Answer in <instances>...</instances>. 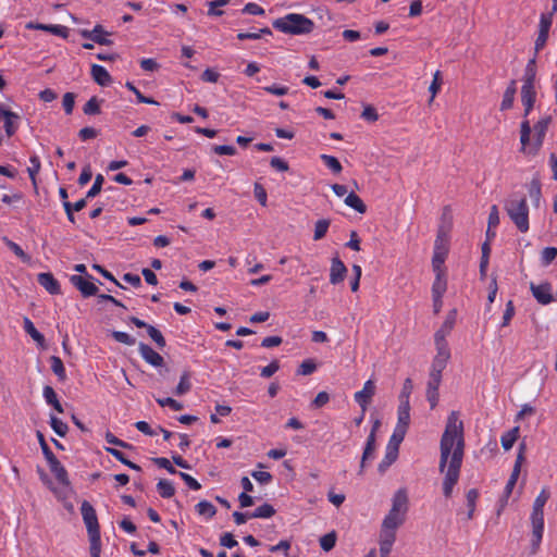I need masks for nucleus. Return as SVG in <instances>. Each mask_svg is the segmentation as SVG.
I'll return each mask as SVG.
<instances>
[{
	"mask_svg": "<svg viewBox=\"0 0 557 557\" xmlns=\"http://www.w3.org/2000/svg\"><path fill=\"white\" fill-rule=\"evenodd\" d=\"M440 471L445 472L443 481V493L450 497L454 486L457 484L460 468L463 459L465 438L463 422L456 411L450 412L447 418L445 431L440 443Z\"/></svg>",
	"mask_w": 557,
	"mask_h": 557,
	"instance_id": "f257e3e1",
	"label": "nucleus"
},
{
	"mask_svg": "<svg viewBox=\"0 0 557 557\" xmlns=\"http://www.w3.org/2000/svg\"><path fill=\"white\" fill-rule=\"evenodd\" d=\"M550 122V115H545L531 128L529 120L524 117L520 125V143L523 153L528 156H536L539 153Z\"/></svg>",
	"mask_w": 557,
	"mask_h": 557,
	"instance_id": "f03ea898",
	"label": "nucleus"
},
{
	"mask_svg": "<svg viewBox=\"0 0 557 557\" xmlns=\"http://www.w3.org/2000/svg\"><path fill=\"white\" fill-rule=\"evenodd\" d=\"M273 27L284 34L307 35L314 28V23L302 14L289 13L273 22Z\"/></svg>",
	"mask_w": 557,
	"mask_h": 557,
	"instance_id": "7ed1b4c3",
	"label": "nucleus"
},
{
	"mask_svg": "<svg viewBox=\"0 0 557 557\" xmlns=\"http://www.w3.org/2000/svg\"><path fill=\"white\" fill-rule=\"evenodd\" d=\"M505 210L521 233L529 231V207L524 196L511 195L505 202Z\"/></svg>",
	"mask_w": 557,
	"mask_h": 557,
	"instance_id": "20e7f679",
	"label": "nucleus"
},
{
	"mask_svg": "<svg viewBox=\"0 0 557 557\" xmlns=\"http://www.w3.org/2000/svg\"><path fill=\"white\" fill-rule=\"evenodd\" d=\"M408 496L405 490H398L392 499V508L382 521V527L397 531L406 520Z\"/></svg>",
	"mask_w": 557,
	"mask_h": 557,
	"instance_id": "39448f33",
	"label": "nucleus"
},
{
	"mask_svg": "<svg viewBox=\"0 0 557 557\" xmlns=\"http://www.w3.org/2000/svg\"><path fill=\"white\" fill-rule=\"evenodd\" d=\"M81 511H82L84 523L87 528L88 535L99 534L100 528H99V523H98V518L96 515V510L90 505V503L87 500H84L82 503Z\"/></svg>",
	"mask_w": 557,
	"mask_h": 557,
	"instance_id": "423d86ee",
	"label": "nucleus"
},
{
	"mask_svg": "<svg viewBox=\"0 0 557 557\" xmlns=\"http://www.w3.org/2000/svg\"><path fill=\"white\" fill-rule=\"evenodd\" d=\"M436 355L432 361L430 373L442 375L450 358V350L448 345H435Z\"/></svg>",
	"mask_w": 557,
	"mask_h": 557,
	"instance_id": "0eeeda50",
	"label": "nucleus"
},
{
	"mask_svg": "<svg viewBox=\"0 0 557 557\" xmlns=\"http://www.w3.org/2000/svg\"><path fill=\"white\" fill-rule=\"evenodd\" d=\"M79 34L83 38L89 39L98 45L111 46L113 41L109 39L110 33L102 25L97 24L94 29H82Z\"/></svg>",
	"mask_w": 557,
	"mask_h": 557,
	"instance_id": "6e6552de",
	"label": "nucleus"
},
{
	"mask_svg": "<svg viewBox=\"0 0 557 557\" xmlns=\"http://www.w3.org/2000/svg\"><path fill=\"white\" fill-rule=\"evenodd\" d=\"M90 275H72L70 282L81 292L84 297L96 296L98 287L90 281Z\"/></svg>",
	"mask_w": 557,
	"mask_h": 557,
	"instance_id": "1a4fd4ad",
	"label": "nucleus"
},
{
	"mask_svg": "<svg viewBox=\"0 0 557 557\" xmlns=\"http://www.w3.org/2000/svg\"><path fill=\"white\" fill-rule=\"evenodd\" d=\"M375 383L372 380H368L363 384V388L359 392H356L354 395L355 401L360 406L363 412L367 411L368 406L370 405L372 397L375 394Z\"/></svg>",
	"mask_w": 557,
	"mask_h": 557,
	"instance_id": "9d476101",
	"label": "nucleus"
},
{
	"mask_svg": "<svg viewBox=\"0 0 557 557\" xmlns=\"http://www.w3.org/2000/svg\"><path fill=\"white\" fill-rule=\"evenodd\" d=\"M552 23V13H544L541 15L539 35L534 46L535 54L545 47Z\"/></svg>",
	"mask_w": 557,
	"mask_h": 557,
	"instance_id": "9b49d317",
	"label": "nucleus"
},
{
	"mask_svg": "<svg viewBox=\"0 0 557 557\" xmlns=\"http://www.w3.org/2000/svg\"><path fill=\"white\" fill-rule=\"evenodd\" d=\"M457 318V311L450 310L446 315L445 321L443 322L441 329L435 333L434 341L435 345H448L446 342V336L451 332L455 326Z\"/></svg>",
	"mask_w": 557,
	"mask_h": 557,
	"instance_id": "f8f14e48",
	"label": "nucleus"
},
{
	"mask_svg": "<svg viewBox=\"0 0 557 557\" xmlns=\"http://www.w3.org/2000/svg\"><path fill=\"white\" fill-rule=\"evenodd\" d=\"M379 426H380V422L375 421V423L373 424L372 430L367 438L366 447H364V450H363V454L361 457V462H360V473H362L367 462L374 458V451L376 448L375 432L379 429Z\"/></svg>",
	"mask_w": 557,
	"mask_h": 557,
	"instance_id": "ddd939ff",
	"label": "nucleus"
},
{
	"mask_svg": "<svg viewBox=\"0 0 557 557\" xmlns=\"http://www.w3.org/2000/svg\"><path fill=\"white\" fill-rule=\"evenodd\" d=\"M530 288L533 297L541 305H548L554 300V297L552 295V285L549 283L545 282L539 285L531 283Z\"/></svg>",
	"mask_w": 557,
	"mask_h": 557,
	"instance_id": "4468645a",
	"label": "nucleus"
},
{
	"mask_svg": "<svg viewBox=\"0 0 557 557\" xmlns=\"http://www.w3.org/2000/svg\"><path fill=\"white\" fill-rule=\"evenodd\" d=\"M550 497L548 488L544 487L534 500L531 521L544 522V506Z\"/></svg>",
	"mask_w": 557,
	"mask_h": 557,
	"instance_id": "2eb2a0df",
	"label": "nucleus"
},
{
	"mask_svg": "<svg viewBox=\"0 0 557 557\" xmlns=\"http://www.w3.org/2000/svg\"><path fill=\"white\" fill-rule=\"evenodd\" d=\"M442 382V375L430 373L426 386V399L431 405V408H435L438 401V387Z\"/></svg>",
	"mask_w": 557,
	"mask_h": 557,
	"instance_id": "dca6fc26",
	"label": "nucleus"
},
{
	"mask_svg": "<svg viewBox=\"0 0 557 557\" xmlns=\"http://www.w3.org/2000/svg\"><path fill=\"white\" fill-rule=\"evenodd\" d=\"M138 350L143 359L152 367L159 368L164 363L163 357L153 350L149 345L139 343Z\"/></svg>",
	"mask_w": 557,
	"mask_h": 557,
	"instance_id": "f3484780",
	"label": "nucleus"
},
{
	"mask_svg": "<svg viewBox=\"0 0 557 557\" xmlns=\"http://www.w3.org/2000/svg\"><path fill=\"white\" fill-rule=\"evenodd\" d=\"M50 471L53 473L60 484L65 487L70 486V480L66 469L61 465L55 456L47 460Z\"/></svg>",
	"mask_w": 557,
	"mask_h": 557,
	"instance_id": "a211bd4d",
	"label": "nucleus"
},
{
	"mask_svg": "<svg viewBox=\"0 0 557 557\" xmlns=\"http://www.w3.org/2000/svg\"><path fill=\"white\" fill-rule=\"evenodd\" d=\"M347 274V268L344 264V262L337 258L334 257L332 259L331 270H330V283L333 285H336L344 281L345 276Z\"/></svg>",
	"mask_w": 557,
	"mask_h": 557,
	"instance_id": "6ab92c4d",
	"label": "nucleus"
},
{
	"mask_svg": "<svg viewBox=\"0 0 557 557\" xmlns=\"http://www.w3.org/2000/svg\"><path fill=\"white\" fill-rule=\"evenodd\" d=\"M536 55L530 59L525 65L521 87H536Z\"/></svg>",
	"mask_w": 557,
	"mask_h": 557,
	"instance_id": "aec40b11",
	"label": "nucleus"
},
{
	"mask_svg": "<svg viewBox=\"0 0 557 557\" xmlns=\"http://www.w3.org/2000/svg\"><path fill=\"white\" fill-rule=\"evenodd\" d=\"M536 87H521V102L524 108L523 117L531 113L536 100Z\"/></svg>",
	"mask_w": 557,
	"mask_h": 557,
	"instance_id": "412c9836",
	"label": "nucleus"
},
{
	"mask_svg": "<svg viewBox=\"0 0 557 557\" xmlns=\"http://www.w3.org/2000/svg\"><path fill=\"white\" fill-rule=\"evenodd\" d=\"M37 281L51 295L61 293L60 284L51 273H39Z\"/></svg>",
	"mask_w": 557,
	"mask_h": 557,
	"instance_id": "4be33fe9",
	"label": "nucleus"
},
{
	"mask_svg": "<svg viewBox=\"0 0 557 557\" xmlns=\"http://www.w3.org/2000/svg\"><path fill=\"white\" fill-rule=\"evenodd\" d=\"M448 253V246L447 245H438L434 244V253L432 258V267L433 271H442V265L445 262V259Z\"/></svg>",
	"mask_w": 557,
	"mask_h": 557,
	"instance_id": "5701e85b",
	"label": "nucleus"
},
{
	"mask_svg": "<svg viewBox=\"0 0 557 557\" xmlns=\"http://www.w3.org/2000/svg\"><path fill=\"white\" fill-rule=\"evenodd\" d=\"M516 92H517V82L515 79H512L508 84V86L503 95V100H502L500 107H499L500 111H507L512 108Z\"/></svg>",
	"mask_w": 557,
	"mask_h": 557,
	"instance_id": "b1692460",
	"label": "nucleus"
},
{
	"mask_svg": "<svg viewBox=\"0 0 557 557\" xmlns=\"http://www.w3.org/2000/svg\"><path fill=\"white\" fill-rule=\"evenodd\" d=\"M28 29H40L49 32L53 35L66 38L67 37V28L63 25H46V24H35L33 22L26 25Z\"/></svg>",
	"mask_w": 557,
	"mask_h": 557,
	"instance_id": "393cba45",
	"label": "nucleus"
},
{
	"mask_svg": "<svg viewBox=\"0 0 557 557\" xmlns=\"http://www.w3.org/2000/svg\"><path fill=\"white\" fill-rule=\"evenodd\" d=\"M410 423V405L399 404L397 410V424L395 429L407 432Z\"/></svg>",
	"mask_w": 557,
	"mask_h": 557,
	"instance_id": "a878e982",
	"label": "nucleus"
},
{
	"mask_svg": "<svg viewBox=\"0 0 557 557\" xmlns=\"http://www.w3.org/2000/svg\"><path fill=\"white\" fill-rule=\"evenodd\" d=\"M91 76L94 81L100 86H108L112 82L109 72L103 66L98 64H94L91 66Z\"/></svg>",
	"mask_w": 557,
	"mask_h": 557,
	"instance_id": "bb28decb",
	"label": "nucleus"
},
{
	"mask_svg": "<svg viewBox=\"0 0 557 557\" xmlns=\"http://www.w3.org/2000/svg\"><path fill=\"white\" fill-rule=\"evenodd\" d=\"M532 523V549L531 554H536L540 547L543 531H544V522L531 521Z\"/></svg>",
	"mask_w": 557,
	"mask_h": 557,
	"instance_id": "cd10ccee",
	"label": "nucleus"
},
{
	"mask_svg": "<svg viewBox=\"0 0 557 557\" xmlns=\"http://www.w3.org/2000/svg\"><path fill=\"white\" fill-rule=\"evenodd\" d=\"M529 196L534 205V207H540L542 191H541V181L539 177H533L532 181L528 185Z\"/></svg>",
	"mask_w": 557,
	"mask_h": 557,
	"instance_id": "c85d7f7f",
	"label": "nucleus"
},
{
	"mask_svg": "<svg viewBox=\"0 0 557 557\" xmlns=\"http://www.w3.org/2000/svg\"><path fill=\"white\" fill-rule=\"evenodd\" d=\"M436 277L432 286V297H443L446 292L447 283L443 277V271L435 272Z\"/></svg>",
	"mask_w": 557,
	"mask_h": 557,
	"instance_id": "c756f323",
	"label": "nucleus"
},
{
	"mask_svg": "<svg viewBox=\"0 0 557 557\" xmlns=\"http://www.w3.org/2000/svg\"><path fill=\"white\" fill-rule=\"evenodd\" d=\"M44 397H45V400L47 401V404L51 405L58 412H60V413L63 412V407L60 404V401L57 397V394L51 386H49V385L45 386Z\"/></svg>",
	"mask_w": 557,
	"mask_h": 557,
	"instance_id": "7c9ffc66",
	"label": "nucleus"
},
{
	"mask_svg": "<svg viewBox=\"0 0 557 557\" xmlns=\"http://www.w3.org/2000/svg\"><path fill=\"white\" fill-rule=\"evenodd\" d=\"M345 205L355 209L359 213H364L367 210L366 205L361 200V198L355 193H350L346 196L344 200Z\"/></svg>",
	"mask_w": 557,
	"mask_h": 557,
	"instance_id": "2f4dec72",
	"label": "nucleus"
},
{
	"mask_svg": "<svg viewBox=\"0 0 557 557\" xmlns=\"http://www.w3.org/2000/svg\"><path fill=\"white\" fill-rule=\"evenodd\" d=\"M518 437H519V428L518 426H515L511 430H509L508 432H506L500 438L503 448L505 450L511 449Z\"/></svg>",
	"mask_w": 557,
	"mask_h": 557,
	"instance_id": "473e14b6",
	"label": "nucleus"
},
{
	"mask_svg": "<svg viewBox=\"0 0 557 557\" xmlns=\"http://www.w3.org/2000/svg\"><path fill=\"white\" fill-rule=\"evenodd\" d=\"M24 330L39 345L44 344V335L35 327L34 323L28 318H24Z\"/></svg>",
	"mask_w": 557,
	"mask_h": 557,
	"instance_id": "72a5a7b5",
	"label": "nucleus"
},
{
	"mask_svg": "<svg viewBox=\"0 0 557 557\" xmlns=\"http://www.w3.org/2000/svg\"><path fill=\"white\" fill-rule=\"evenodd\" d=\"M397 457H398V451L386 447L385 456L382 459V461L379 463V468H377L379 471L381 473H384L388 469V467L397 459Z\"/></svg>",
	"mask_w": 557,
	"mask_h": 557,
	"instance_id": "f704fd0d",
	"label": "nucleus"
},
{
	"mask_svg": "<svg viewBox=\"0 0 557 557\" xmlns=\"http://www.w3.org/2000/svg\"><path fill=\"white\" fill-rule=\"evenodd\" d=\"M406 431L404 430H400V429H394V432L388 441V444H387V448L389 449H394L396 451L399 450V446L401 444V442L404 441L405 436H406Z\"/></svg>",
	"mask_w": 557,
	"mask_h": 557,
	"instance_id": "c9c22d12",
	"label": "nucleus"
},
{
	"mask_svg": "<svg viewBox=\"0 0 557 557\" xmlns=\"http://www.w3.org/2000/svg\"><path fill=\"white\" fill-rule=\"evenodd\" d=\"M196 511L198 515L210 519L215 515L216 509L210 502L201 500L196 505Z\"/></svg>",
	"mask_w": 557,
	"mask_h": 557,
	"instance_id": "e433bc0d",
	"label": "nucleus"
},
{
	"mask_svg": "<svg viewBox=\"0 0 557 557\" xmlns=\"http://www.w3.org/2000/svg\"><path fill=\"white\" fill-rule=\"evenodd\" d=\"M157 490H158V493L163 498H171L175 494V488H174L172 482L164 480V479H162L158 482Z\"/></svg>",
	"mask_w": 557,
	"mask_h": 557,
	"instance_id": "4c0bfd02",
	"label": "nucleus"
},
{
	"mask_svg": "<svg viewBox=\"0 0 557 557\" xmlns=\"http://www.w3.org/2000/svg\"><path fill=\"white\" fill-rule=\"evenodd\" d=\"M275 509L270 504H263L259 506L253 512L249 515V518H263L268 519L274 516Z\"/></svg>",
	"mask_w": 557,
	"mask_h": 557,
	"instance_id": "58836bf2",
	"label": "nucleus"
},
{
	"mask_svg": "<svg viewBox=\"0 0 557 557\" xmlns=\"http://www.w3.org/2000/svg\"><path fill=\"white\" fill-rule=\"evenodd\" d=\"M107 451L110 455H112L116 460L121 461L122 463H124L128 468H131L133 470H136V471L140 470V467L138 465L132 462L131 460H128L121 450L115 449V448H107Z\"/></svg>",
	"mask_w": 557,
	"mask_h": 557,
	"instance_id": "ea45409f",
	"label": "nucleus"
},
{
	"mask_svg": "<svg viewBox=\"0 0 557 557\" xmlns=\"http://www.w3.org/2000/svg\"><path fill=\"white\" fill-rule=\"evenodd\" d=\"M330 220H326V219H321L319 221H317L315 225H314V235H313V239L314 240H320L322 239L329 227H330Z\"/></svg>",
	"mask_w": 557,
	"mask_h": 557,
	"instance_id": "a19ab883",
	"label": "nucleus"
},
{
	"mask_svg": "<svg viewBox=\"0 0 557 557\" xmlns=\"http://www.w3.org/2000/svg\"><path fill=\"white\" fill-rule=\"evenodd\" d=\"M29 162H30V166L27 168V172H28V175H29V178L33 183L34 186H36L37 184V181H36V176L38 174V172L40 171V160L37 156H32L30 159H29Z\"/></svg>",
	"mask_w": 557,
	"mask_h": 557,
	"instance_id": "79ce46f5",
	"label": "nucleus"
},
{
	"mask_svg": "<svg viewBox=\"0 0 557 557\" xmlns=\"http://www.w3.org/2000/svg\"><path fill=\"white\" fill-rule=\"evenodd\" d=\"M396 541V531L381 525L379 544H394Z\"/></svg>",
	"mask_w": 557,
	"mask_h": 557,
	"instance_id": "37998d69",
	"label": "nucleus"
},
{
	"mask_svg": "<svg viewBox=\"0 0 557 557\" xmlns=\"http://www.w3.org/2000/svg\"><path fill=\"white\" fill-rule=\"evenodd\" d=\"M412 389H413L412 381H411V379L408 377L405 380V382L403 384V388L399 394V404L410 405L409 398L412 393Z\"/></svg>",
	"mask_w": 557,
	"mask_h": 557,
	"instance_id": "c03bdc74",
	"label": "nucleus"
},
{
	"mask_svg": "<svg viewBox=\"0 0 557 557\" xmlns=\"http://www.w3.org/2000/svg\"><path fill=\"white\" fill-rule=\"evenodd\" d=\"M50 361H51V369H52L53 373L60 380L64 381L66 375H65V368L63 366L62 360L59 357H57V356H52L50 358Z\"/></svg>",
	"mask_w": 557,
	"mask_h": 557,
	"instance_id": "a18cd8bd",
	"label": "nucleus"
},
{
	"mask_svg": "<svg viewBox=\"0 0 557 557\" xmlns=\"http://www.w3.org/2000/svg\"><path fill=\"white\" fill-rule=\"evenodd\" d=\"M336 533L334 531L323 535L320 539V546L324 552H330L336 544Z\"/></svg>",
	"mask_w": 557,
	"mask_h": 557,
	"instance_id": "49530a36",
	"label": "nucleus"
},
{
	"mask_svg": "<svg viewBox=\"0 0 557 557\" xmlns=\"http://www.w3.org/2000/svg\"><path fill=\"white\" fill-rule=\"evenodd\" d=\"M50 426L59 436H65L67 433V425L62 420L57 418L55 416L50 417Z\"/></svg>",
	"mask_w": 557,
	"mask_h": 557,
	"instance_id": "de8ad7c7",
	"label": "nucleus"
},
{
	"mask_svg": "<svg viewBox=\"0 0 557 557\" xmlns=\"http://www.w3.org/2000/svg\"><path fill=\"white\" fill-rule=\"evenodd\" d=\"M146 330H147L149 337L157 344V346L159 348L165 347V345H166L165 339H164L162 333L158 329H156L152 325H149Z\"/></svg>",
	"mask_w": 557,
	"mask_h": 557,
	"instance_id": "09e8293b",
	"label": "nucleus"
},
{
	"mask_svg": "<svg viewBox=\"0 0 557 557\" xmlns=\"http://www.w3.org/2000/svg\"><path fill=\"white\" fill-rule=\"evenodd\" d=\"M3 242L23 262H28L30 260L29 256L25 253L16 243L7 237L3 238Z\"/></svg>",
	"mask_w": 557,
	"mask_h": 557,
	"instance_id": "8fccbe9b",
	"label": "nucleus"
},
{
	"mask_svg": "<svg viewBox=\"0 0 557 557\" xmlns=\"http://www.w3.org/2000/svg\"><path fill=\"white\" fill-rule=\"evenodd\" d=\"M479 497V492L475 488H471L468 491L466 498H467V506L469 508L468 511V519H472L473 512L475 509V503Z\"/></svg>",
	"mask_w": 557,
	"mask_h": 557,
	"instance_id": "3c124183",
	"label": "nucleus"
},
{
	"mask_svg": "<svg viewBox=\"0 0 557 557\" xmlns=\"http://www.w3.org/2000/svg\"><path fill=\"white\" fill-rule=\"evenodd\" d=\"M320 158L324 162V164L334 173H339L343 170L342 164L337 160V158L329 154H321Z\"/></svg>",
	"mask_w": 557,
	"mask_h": 557,
	"instance_id": "603ef678",
	"label": "nucleus"
},
{
	"mask_svg": "<svg viewBox=\"0 0 557 557\" xmlns=\"http://www.w3.org/2000/svg\"><path fill=\"white\" fill-rule=\"evenodd\" d=\"M191 388V384L189 381V373L185 372L180 380V383L176 386L175 394L182 396L189 392Z\"/></svg>",
	"mask_w": 557,
	"mask_h": 557,
	"instance_id": "864d4df0",
	"label": "nucleus"
},
{
	"mask_svg": "<svg viewBox=\"0 0 557 557\" xmlns=\"http://www.w3.org/2000/svg\"><path fill=\"white\" fill-rule=\"evenodd\" d=\"M441 86H442L441 72L436 71L433 75V81L429 87V91L431 92V98L429 100L430 103L434 100L435 96L437 95V92L441 89Z\"/></svg>",
	"mask_w": 557,
	"mask_h": 557,
	"instance_id": "5fc2aeb1",
	"label": "nucleus"
},
{
	"mask_svg": "<svg viewBox=\"0 0 557 557\" xmlns=\"http://www.w3.org/2000/svg\"><path fill=\"white\" fill-rule=\"evenodd\" d=\"M111 336L119 343H122L127 346H133L136 343V339L129 334L122 331H112Z\"/></svg>",
	"mask_w": 557,
	"mask_h": 557,
	"instance_id": "6e6d98bb",
	"label": "nucleus"
},
{
	"mask_svg": "<svg viewBox=\"0 0 557 557\" xmlns=\"http://www.w3.org/2000/svg\"><path fill=\"white\" fill-rule=\"evenodd\" d=\"M557 257V248L555 247H546L542 250L541 253V262L543 265L550 264Z\"/></svg>",
	"mask_w": 557,
	"mask_h": 557,
	"instance_id": "4d7b16f0",
	"label": "nucleus"
},
{
	"mask_svg": "<svg viewBox=\"0 0 557 557\" xmlns=\"http://www.w3.org/2000/svg\"><path fill=\"white\" fill-rule=\"evenodd\" d=\"M90 541V555L91 557H100L101 552V540L100 533L88 535Z\"/></svg>",
	"mask_w": 557,
	"mask_h": 557,
	"instance_id": "13d9d810",
	"label": "nucleus"
},
{
	"mask_svg": "<svg viewBox=\"0 0 557 557\" xmlns=\"http://www.w3.org/2000/svg\"><path fill=\"white\" fill-rule=\"evenodd\" d=\"M20 120V115L17 114V117H4V129L9 137L13 136L15 132L17 131V122Z\"/></svg>",
	"mask_w": 557,
	"mask_h": 557,
	"instance_id": "bf43d9fd",
	"label": "nucleus"
},
{
	"mask_svg": "<svg viewBox=\"0 0 557 557\" xmlns=\"http://www.w3.org/2000/svg\"><path fill=\"white\" fill-rule=\"evenodd\" d=\"M103 182H104V178L101 174L96 175L94 185L87 191L86 198L96 197L101 191Z\"/></svg>",
	"mask_w": 557,
	"mask_h": 557,
	"instance_id": "052dcab7",
	"label": "nucleus"
},
{
	"mask_svg": "<svg viewBox=\"0 0 557 557\" xmlns=\"http://www.w3.org/2000/svg\"><path fill=\"white\" fill-rule=\"evenodd\" d=\"M253 194L259 203L265 207L268 201V195L264 187L260 183H255Z\"/></svg>",
	"mask_w": 557,
	"mask_h": 557,
	"instance_id": "680f3d73",
	"label": "nucleus"
},
{
	"mask_svg": "<svg viewBox=\"0 0 557 557\" xmlns=\"http://www.w3.org/2000/svg\"><path fill=\"white\" fill-rule=\"evenodd\" d=\"M449 225L445 226V225H441L438 231H437V236H436V239H435V243L434 244H438V245H447L448 246V242H449Z\"/></svg>",
	"mask_w": 557,
	"mask_h": 557,
	"instance_id": "e2e57ef3",
	"label": "nucleus"
},
{
	"mask_svg": "<svg viewBox=\"0 0 557 557\" xmlns=\"http://www.w3.org/2000/svg\"><path fill=\"white\" fill-rule=\"evenodd\" d=\"M317 369V364L314 363L313 360L311 359H307L305 361H302L298 368V374H301V375H309L311 373H313Z\"/></svg>",
	"mask_w": 557,
	"mask_h": 557,
	"instance_id": "0e129e2a",
	"label": "nucleus"
},
{
	"mask_svg": "<svg viewBox=\"0 0 557 557\" xmlns=\"http://www.w3.org/2000/svg\"><path fill=\"white\" fill-rule=\"evenodd\" d=\"M263 90L274 96H284L288 94L289 88L287 86L273 84L271 86L263 87Z\"/></svg>",
	"mask_w": 557,
	"mask_h": 557,
	"instance_id": "69168bd1",
	"label": "nucleus"
},
{
	"mask_svg": "<svg viewBox=\"0 0 557 557\" xmlns=\"http://www.w3.org/2000/svg\"><path fill=\"white\" fill-rule=\"evenodd\" d=\"M85 114H98L100 113V106L96 97L90 98L84 106Z\"/></svg>",
	"mask_w": 557,
	"mask_h": 557,
	"instance_id": "338daca9",
	"label": "nucleus"
},
{
	"mask_svg": "<svg viewBox=\"0 0 557 557\" xmlns=\"http://www.w3.org/2000/svg\"><path fill=\"white\" fill-rule=\"evenodd\" d=\"M75 104V96L72 92H66L63 96L62 106L66 114H71L73 112Z\"/></svg>",
	"mask_w": 557,
	"mask_h": 557,
	"instance_id": "774afa93",
	"label": "nucleus"
}]
</instances>
